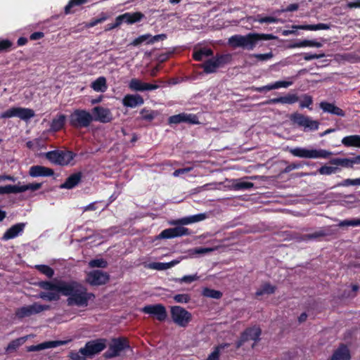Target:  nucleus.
Instances as JSON below:
<instances>
[{
    "instance_id": "nucleus-55",
    "label": "nucleus",
    "mask_w": 360,
    "mask_h": 360,
    "mask_svg": "<svg viewBox=\"0 0 360 360\" xmlns=\"http://www.w3.org/2000/svg\"><path fill=\"white\" fill-rule=\"evenodd\" d=\"M15 117V107L11 108L0 114V118L7 119Z\"/></svg>"
},
{
    "instance_id": "nucleus-1",
    "label": "nucleus",
    "mask_w": 360,
    "mask_h": 360,
    "mask_svg": "<svg viewBox=\"0 0 360 360\" xmlns=\"http://www.w3.org/2000/svg\"><path fill=\"white\" fill-rule=\"evenodd\" d=\"M38 285L45 290L41 292L38 297L46 301H57L60 299V294H62L68 297V305L86 307L89 301L94 298L93 293L88 292L83 285L75 281H41Z\"/></svg>"
},
{
    "instance_id": "nucleus-54",
    "label": "nucleus",
    "mask_w": 360,
    "mask_h": 360,
    "mask_svg": "<svg viewBox=\"0 0 360 360\" xmlns=\"http://www.w3.org/2000/svg\"><path fill=\"white\" fill-rule=\"evenodd\" d=\"M340 226H360V219H354L352 220H344L341 221L339 223Z\"/></svg>"
},
{
    "instance_id": "nucleus-12",
    "label": "nucleus",
    "mask_w": 360,
    "mask_h": 360,
    "mask_svg": "<svg viewBox=\"0 0 360 360\" xmlns=\"http://www.w3.org/2000/svg\"><path fill=\"white\" fill-rule=\"evenodd\" d=\"M109 275L100 270H94L88 273L86 282L91 285H101L105 284L109 280Z\"/></svg>"
},
{
    "instance_id": "nucleus-24",
    "label": "nucleus",
    "mask_w": 360,
    "mask_h": 360,
    "mask_svg": "<svg viewBox=\"0 0 360 360\" xmlns=\"http://www.w3.org/2000/svg\"><path fill=\"white\" fill-rule=\"evenodd\" d=\"M292 155L302 158H315V150L304 148H295L290 150Z\"/></svg>"
},
{
    "instance_id": "nucleus-35",
    "label": "nucleus",
    "mask_w": 360,
    "mask_h": 360,
    "mask_svg": "<svg viewBox=\"0 0 360 360\" xmlns=\"http://www.w3.org/2000/svg\"><path fill=\"white\" fill-rule=\"evenodd\" d=\"M229 346V344H221L218 345L205 360H219L221 351Z\"/></svg>"
},
{
    "instance_id": "nucleus-18",
    "label": "nucleus",
    "mask_w": 360,
    "mask_h": 360,
    "mask_svg": "<svg viewBox=\"0 0 360 360\" xmlns=\"http://www.w3.org/2000/svg\"><path fill=\"white\" fill-rule=\"evenodd\" d=\"M143 103V98L139 94H127L122 99L123 105L131 108L141 105Z\"/></svg>"
},
{
    "instance_id": "nucleus-46",
    "label": "nucleus",
    "mask_w": 360,
    "mask_h": 360,
    "mask_svg": "<svg viewBox=\"0 0 360 360\" xmlns=\"http://www.w3.org/2000/svg\"><path fill=\"white\" fill-rule=\"evenodd\" d=\"M41 187V184L34 183V184H29L27 185H20V193L27 191H37Z\"/></svg>"
},
{
    "instance_id": "nucleus-61",
    "label": "nucleus",
    "mask_w": 360,
    "mask_h": 360,
    "mask_svg": "<svg viewBox=\"0 0 360 360\" xmlns=\"http://www.w3.org/2000/svg\"><path fill=\"white\" fill-rule=\"evenodd\" d=\"M331 155H332V153L330 151L323 150V149L316 150V158H328Z\"/></svg>"
},
{
    "instance_id": "nucleus-28",
    "label": "nucleus",
    "mask_w": 360,
    "mask_h": 360,
    "mask_svg": "<svg viewBox=\"0 0 360 360\" xmlns=\"http://www.w3.org/2000/svg\"><path fill=\"white\" fill-rule=\"evenodd\" d=\"M91 87L96 92H105L108 89L105 77H99L91 83Z\"/></svg>"
},
{
    "instance_id": "nucleus-25",
    "label": "nucleus",
    "mask_w": 360,
    "mask_h": 360,
    "mask_svg": "<svg viewBox=\"0 0 360 360\" xmlns=\"http://www.w3.org/2000/svg\"><path fill=\"white\" fill-rule=\"evenodd\" d=\"M35 115L34 111L30 108L15 107V117L27 121Z\"/></svg>"
},
{
    "instance_id": "nucleus-43",
    "label": "nucleus",
    "mask_w": 360,
    "mask_h": 360,
    "mask_svg": "<svg viewBox=\"0 0 360 360\" xmlns=\"http://www.w3.org/2000/svg\"><path fill=\"white\" fill-rule=\"evenodd\" d=\"M315 46V41L311 40H302L294 42L289 45V48H301Z\"/></svg>"
},
{
    "instance_id": "nucleus-2",
    "label": "nucleus",
    "mask_w": 360,
    "mask_h": 360,
    "mask_svg": "<svg viewBox=\"0 0 360 360\" xmlns=\"http://www.w3.org/2000/svg\"><path fill=\"white\" fill-rule=\"evenodd\" d=\"M276 37L271 34L249 33L246 35L235 34L229 39V44L233 48H243L252 51L260 40H271Z\"/></svg>"
},
{
    "instance_id": "nucleus-32",
    "label": "nucleus",
    "mask_w": 360,
    "mask_h": 360,
    "mask_svg": "<svg viewBox=\"0 0 360 360\" xmlns=\"http://www.w3.org/2000/svg\"><path fill=\"white\" fill-rule=\"evenodd\" d=\"M276 287L269 283H264L255 292L256 296H262L264 295H271L275 292Z\"/></svg>"
},
{
    "instance_id": "nucleus-6",
    "label": "nucleus",
    "mask_w": 360,
    "mask_h": 360,
    "mask_svg": "<svg viewBox=\"0 0 360 360\" xmlns=\"http://www.w3.org/2000/svg\"><path fill=\"white\" fill-rule=\"evenodd\" d=\"M129 344L127 338H118L112 340L108 349L105 353V357L108 359L114 358L120 355L125 349L129 348Z\"/></svg>"
},
{
    "instance_id": "nucleus-56",
    "label": "nucleus",
    "mask_w": 360,
    "mask_h": 360,
    "mask_svg": "<svg viewBox=\"0 0 360 360\" xmlns=\"http://www.w3.org/2000/svg\"><path fill=\"white\" fill-rule=\"evenodd\" d=\"M250 57L255 58L258 60L261 61H265L271 59L273 57V54L271 52L267 53H257V54H252Z\"/></svg>"
},
{
    "instance_id": "nucleus-4",
    "label": "nucleus",
    "mask_w": 360,
    "mask_h": 360,
    "mask_svg": "<svg viewBox=\"0 0 360 360\" xmlns=\"http://www.w3.org/2000/svg\"><path fill=\"white\" fill-rule=\"evenodd\" d=\"M44 156L54 165L65 166L70 164L75 154L70 150H55L46 153Z\"/></svg>"
},
{
    "instance_id": "nucleus-40",
    "label": "nucleus",
    "mask_w": 360,
    "mask_h": 360,
    "mask_svg": "<svg viewBox=\"0 0 360 360\" xmlns=\"http://www.w3.org/2000/svg\"><path fill=\"white\" fill-rule=\"evenodd\" d=\"M202 295L205 297L214 299H219L222 296V293L220 291L210 288H205L202 290Z\"/></svg>"
},
{
    "instance_id": "nucleus-63",
    "label": "nucleus",
    "mask_w": 360,
    "mask_h": 360,
    "mask_svg": "<svg viewBox=\"0 0 360 360\" xmlns=\"http://www.w3.org/2000/svg\"><path fill=\"white\" fill-rule=\"evenodd\" d=\"M12 46V43L9 40L0 41V51H7Z\"/></svg>"
},
{
    "instance_id": "nucleus-22",
    "label": "nucleus",
    "mask_w": 360,
    "mask_h": 360,
    "mask_svg": "<svg viewBox=\"0 0 360 360\" xmlns=\"http://www.w3.org/2000/svg\"><path fill=\"white\" fill-rule=\"evenodd\" d=\"M319 107L323 112L330 113L340 117L345 116V112L341 108L336 106L334 103L326 101L321 102Z\"/></svg>"
},
{
    "instance_id": "nucleus-10",
    "label": "nucleus",
    "mask_w": 360,
    "mask_h": 360,
    "mask_svg": "<svg viewBox=\"0 0 360 360\" xmlns=\"http://www.w3.org/2000/svg\"><path fill=\"white\" fill-rule=\"evenodd\" d=\"M93 120L101 123H108L113 120V115L109 108L96 106L92 109Z\"/></svg>"
},
{
    "instance_id": "nucleus-15",
    "label": "nucleus",
    "mask_w": 360,
    "mask_h": 360,
    "mask_svg": "<svg viewBox=\"0 0 360 360\" xmlns=\"http://www.w3.org/2000/svg\"><path fill=\"white\" fill-rule=\"evenodd\" d=\"M159 86L156 84H150L142 82L141 80L134 78L129 81V88L132 91H144L157 89Z\"/></svg>"
},
{
    "instance_id": "nucleus-21",
    "label": "nucleus",
    "mask_w": 360,
    "mask_h": 360,
    "mask_svg": "<svg viewBox=\"0 0 360 360\" xmlns=\"http://www.w3.org/2000/svg\"><path fill=\"white\" fill-rule=\"evenodd\" d=\"M25 226L24 223H18L12 226L4 233L2 237L3 240H8L18 236L22 233Z\"/></svg>"
},
{
    "instance_id": "nucleus-59",
    "label": "nucleus",
    "mask_w": 360,
    "mask_h": 360,
    "mask_svg": "<svg viewBox=\"0 0 360 360\" xmlns=\"http://www.w3.org/2000/svg\"><path fill=\"white\" fill-rule=\"evenodd\" d=\"M86 2V0H71L69 4L65 7V11L66 13L70 12V9L75 5H80Z\"/></svg>"
},
{
    "instance_id": "nucleus-31",
    "label": "nucleus",
    "mask_w": 360,
    "mask_h": 360,
    "mask_svg": "<svg viewBox=\"0 0 360 360\" xmlns=\"http://www.w3.org/2000/svg\"><path fill=\"white\" fill-rule=\"evenodd\" d=\"M297 30H315V25H292L291 30H284L282 31V35L288 36L290 34H296Z\"/></svg>"
},
{
    "instance_id": "nucleus-64",
    "label": "nucleus",
    "mask_w": 360,
    "mask_h": 360,
    "mask_svg": "<svg viewBox=\"0 0 360 360\" xmlns=\"http://www.w3.org/2000/svg\"><path fill=\"white\" fill-rule=\"evenodd\" d=\"M168 122L169 124H179L182 122L181 113L172 115L169 117Z\"/></svg>"
},
{
    "instance_id": "nucleus-60",
    "label": "nucleus",
    "mask_w": 360,
    "mask_h": 360,
    "mask_svg": "<svg viewBox=\"0 0 360 360\" xmlns=\"http://www.w3.org/2000/svg\"><path fill=\"white\" fill-rule=\"evenodd\" d=\"M106 16H103L100 18L94 19L86 23V27L90 28L96 26L98 23H101L106 20Z\"/></svg>"
},
{
    "instance_id": "nucleus-42",
    "label": "nucleus",
    "mask_w": 360,
    "mask_h": 360,
    "mask_svg": "<svg viewBox=\"0 0 360 360\" xmlns=\"http://www.w3.org/2000/svg\"><path fill=\"white\" fill-rule=\"evenodd\" d=\"M172 229L173 236L174 238L180 237L183 236H188L190 235V231L188 229L185 228L184 226H176Z\"/></svg>"
},
{
    "instance_id": "nucleus-41",
    "label": "nucleus",
    "mask_w": 360,
    "mask_h": 360,
    "mask_svg": "<svg viewBox=\"0 0 360 360\" xmlns=\"http://www.w3.org/2000/svg\"><path fill=\"white\" fill-rule=\"evenodd\" d=\"M182 122H186L189 124H198V118L195 115L188 113H181Z\"/></svg>"
},
{
    "instance_id": "nucleus-27",
    "label": "nucleus",
    "mask_w": 360,
    "mask_h": 360,
    "mask_svg": "<svg viewBox=\"0 0 360 360\" xmlns=\"http://www.w3.org/2000/svg\"><path fill=\"white\" fill-rule=\"evenodd\" d=\"M341 143L346 147L360 148V135H349L345 136Z\"/></svg>"
},
{
    "instance_id": "nucleus-3",
    "label": "nucleus",
    "mask_w": 360,
    "mask_h": 360,
    "mask_svg": "<svg viewBox=\"0 0 360 360\" xmlns=\"http://www.w3.org/2000/svg\"><path fill=\"white\" fill-rule=\"evenodd\" d=\"M92 121V115L82 109L75 110L69 117L70 124L75 128L88 127Z\"/></svg>"
},
{
    "instance_id": "nucleus-36",
    "label": "nucleus",
    "mask_w": 360,
    "mask_h": 360,
    "mask_svg": "<svg viewBox=\"0 0 360 360\" xmlns=\"http://www.w3.org/2000/svg\"><path fill=\"white\" fill-rule=\"evenodd\" d=\"M26 340V338H20L11 341L6 348V352L15 351Z\"/></svg>"
},
{
    "instance_id": "nucleus-33",
    "label": "nucleus",
    "mask_w": 360,
    "mask_h": 360,
    "mask_svg": "<svg viewBox=\"0 0 360 360\" xmlns=\"http://www.w3.org/2000/svg\"><path fill=\"white\" fill-rule=\"evenodd\" d=\"M20 184L17 185H6L4 186H0V195L10 194V193H19Z\"/></svg>"
},
{
    "instance_id": "nucleus-34",
    "label": "nucleus",
    "mask_w": 360,
    "mask_h": 360,
    "mask_svg": "<svg viewBox=\"0 0 360 360\" xmlns=\"http://www.w3.org/2000/svg\"><path fill=\"white\" fill-rule=\"evenodd\" d=\"M212 55V51L210 49L203 48L193 53V58L195 60H202L205 57Z\"/></svg>"
},
{
    "instance_id": "nucleus-14",
    "label": "nucleus",
    "mask_w": 360,
    "mask_h": 360,
    "mask_svg": "<svg viewBox=\"0 0 360 360\" xmlns=\"http://www.w3.org/2000/svg\"><path fill=\"white\" fill-rule=\"evenodd\" d=\"M225 57L223 56H219L217 57L212 58L206 60L202 64L204 72L210 74L216 72V70L224 63Z\"/></svg>"
},
{
    "instance_id": "nucleus-62",
    "label": "nucleus",
    "mask_w": 360,
    "mask_h": 360,
    "mask_svg": "<svg viewBox=\"0 0 360 360\" xmlns=\"http://www.w3.org/2000/svg\"><path fill=\"white\" fill-rule=\"evenodd\" d=\"M311 103L312 98L310 96H304V99L300 103V106L302 108H308Z\"/></svg>"
},
{
    "instance_id": "nucleus-51",
    "label": "nucleus",
    "mask_w": 360,
    "mask_h": 360,
    "mask_svg": "<svg viewBox=\"0 0 360 360\" xmlns=\"http://www.w3.org/2000/svg\"><path fill=\"white\" fill-rule=\"evenodd\" d=\"M174 300L178 303L186 304L190 301L191 297L188 294H178L174 295Z\"/></svg>"
},
{
    "instance_id": "nucleus-53",
    "label": "nucleus",
    "mask_w": 360,
    "mask_h": 360,
    "mask_svg": "<svg viewBox=\"0 0 360 360\" xmlns=\"http://www.w3.org/2000/svg\"><path fill=\"white\" fill-rule=\"evenodd\" d=\"M337 170H338L337 167L326 165V166L321 167L319 169V172L321 174L329 175V174L335 173L337 172Z\"/></svg>"
},
{
    "instance_id": "nucleus-20",
    "label": "nucleus",
    "mask_w": 360,
    "mask_h": 360,
    "mask_svg": "<svg viewBox=\"0 0 360 360\" xmlns=\"http://www.w3.org/2000/svg\"><path fill=\"white\" fill-rule=\"evenodd\" d=\"M207 218L205 213H200L195 215L185 217L175 221L171 222L172 224L188 225L205 220Z\"/></svg>"
},
{
    "instance_id": "nucleus-58",
    "label": "nucleus",
    "mask_w": 360,
    "mask_h": 360,
    "mask_svg": "<svg viewBox=\"0 0 360 360\" xmlns=\"http://www.w3.org/2000/svg\"><path fill=\"white\" fill-rule=\"evenodd\" d=\"M40 140L38 139H34L32 141H29L27 142V147L32 150L38 149L40 147Z\"/></svg>"
},
{
    "instance_id": "nucleus-5",
    "label": "nucleus",
    "mask_w": 360,
    "mask_h": 360,
    "mask_svg": "<svg viewBox=\"0 0 360 360\" xmlns=\"http://www.w3.org/2000/svg\"><path fill=\"white\" fill-rule=\"evenodd\" d=\"M172 321L179 327L186 328L192 321L191 312L180 306H173L170 308Z\"/></svg>"
},
{
    "instance_id": "nucleus-11",
    "label": "nucleus",
    "mask_w": 360,
    "mask_h": 360,
    "mask_svg": "<svg viewBox=\"0 0 360 360\" xmlns=\"http://www.w3.org/2000/svg\"><path fill=\"white\" fill-rule=\"evenodd\" d=\"M261 330L258 327H253L247 329L241 335L240 340L237 342V348L240 347L245 342L253 340L255 342L251 345L252 347H255V343L259 340Z\"/></svg>"
},
{
    "instance_id": "nucleus-45",
    "label": "nucleus",
    "mask_w": 360,
    "mask_h": 360,
    "mask_svg": "<svg viewBox=\"0 0 360 360\" xmlns=\"http://www.w3.org/2000/svg\"><path fill=\"white\" fill-rule=\"evenodd\" d=\"M149 38H150V34H145L143 35H141L133 40L132 42H131L130 45L136 46H139L143 43L148 44V41L150 40Z\"/></svg>"
},
{
    "instance_id": "nucleus-37",
    "label": "nucleus",
    "mask_w": 360,
    "mask_h": 360,
    "mask_svg": "<svg viewBox=\"0 0 360 360\" xmlns=\"http://www.w3.org/2000/svg\"><path fill=\"white\" fill-rule=\"evenodd\" d=\"M251 19H252V21L254 22H259L260 23H276L279 22H283V21L281 19L271 16L261 18L259 15H258L257 18H251Z\"/></svg>"
},
{
    "instance_id": "nucleus-38",
    "label": "nucleus",
    "mask_w": 360,
    "mask_h": 360,
    "mask_svg": "<svg viewBox=\"0 0 360 360\" xmlns=\"http://www.w3.org/2000/svg\"><path fill=\"white\" fill-rule=\"evenodd\" d=\"M299 100L296 94H289L284 96L280 97L281 103L282 104H293Z\"/></svg>"
},
{
    "instance_id": "nucleus-7",
    "label": "nucleus",
    "mask_w": 360,
    "mask_h": 360,
    "mask_svg": "<svg viewBox=\"0 0 360 360\" xmlns=\"http://www.w3.org/2000/svg\"><path fill=\"white\" fill-rule=\"evenodd\" d=\"M49 309V306L35 302L30 305L22 306L15 310V316L22 319L32 315L41 313Z\"/></svg>"
},
{
    "instance_id": "nucleus-13",
    "label": "nucleus",
    "mask_w": 360,
    "mask_h": 360,
    "mask_svg": "<svg viewBox=\"0 0 360 360\" xmlns=\"http://www.w3.org/2000/svg\"><path fill=\"white\" fill-rule=\"evenodd\" d=\"M290 120L294 124L302 127L304 131L312 129L315 124V122L312 120L297 112L292 114L290 116Z\"/></svg>"
},
{
    "instance_id": "nucleus-8",
    "label": "nucleus",
    "mask_w": 360,
    "mask_h": 360,
    "mask_svg": "<svg viewBox=\"0 0 360 360\" xmlns=\"http://www.w3.org/2000/svg\"><path fill=\"white\" fill-rule=\"evenodd\" d=\"M141 311L154 316L159 321H164L167 317L166 308L161 304L146 305L141 309Z\"/></svg>"
},
{
    "instance_id": "nucleus-52",
    "label": "nucleus",
    "mask_w": 360,
    "mask_h": 360,
    "mask_svg": "<svg viewBox=\"0 0 360 360\" xmlns=\"http://www.w3.org/2000/svg\"><path fill=\"white\" fill-rule=\"evenodd\" d=\"M338 186H360V178L350 179H345L342 182L340 183Z\"/></svg>"
},
{
    "instance_id": "nucleus-9",
    "label": "nucleus",
    "mask_w": 360,
    "mask_h": 360,
    "mask_svg": "<svg viewBox=\"0 0 360 360\" xmlns=\"http://www.w3.org/2000/svg\"><path fill=\"white\" fill-rule=\"evenodd\" d=\"M105 347V339H97L86 342L85 346L81 348V352H86L87 356L92 357L103 351Z\"/></svg>"
},
{
    "instance_id": "nucleus-57",
    "label": "nucleus",
    "mask_w": 360,
    "mask_h": 360,
    "mask_svg": "<svg viewBox=\"0 0 360 360\" xmlns=\"http://www.w3.org/2000/svg\"><path fill=\"white\" fill-rule=\"evenodd\" d=\"M174 238L173 236L172 229H167L163 230L158 236L160 239H169Z\"/></svg>"
},
{
    "instance_id": "nucleus-26",
    "label": "nucleus",
    "mask_w": 360,
    "mask_h": 360,
    "mask_svg": "<svg viewBox=\"0 0 360 360\" xmlns=\"http://www.w3.org/2000/svg\"><path fill=\"white\" fill-rule=\"evenodd\" d=\"M82 175L80 173H75L70 175L65 181L60 186V188L71 189L75 187L80 181Z\"/></svg>"
},
{
    "instance_id": "nucleus-17",
    "label": "nucleus",
    "mask_w": 360,
    "mask_h": 360,
    "mask_svg": "<svg viewBox=\"0 0 360 360\" xmlns=\"http://www.w3.org/2000/svg\"><path fill=\"white\" fill-rule=\"evenodd\" d=\"M53 174L52 169L41 165L32 166L29 169V174L32 177L51 176Z\"/></svg>"
},
{
    "instance_id": "nucleus-49",
    "label": "nucleus",
    "mask_w": 360,
    "mask_h": 360,
    "mask_svg": "<svg viewBox=\"0 0 360 360\" xmlns=\"http://www.w3.org/2000/svg\"><path fill=\"white\" fill-rule=\"evenodd\" d=\"M149 267L152 269H155L158 271H162L169 269V266L168 265L167 262H153L149 264Z\"/></svg>"
},
{
    "instance_id": "nucleus-30",
    "label": "nucleus",
    "mask_w": 360,
    "mask_h": 360,
    "mask_svg": "<svg viewBox=\"0 0 360 360\" xmlns=\"http://www.w3.org/2000/svg\"><path fill=\"white\" fill-rule=\"evenodd\" d=\"M66 117L64 115H58L51 122V129L53 131L60 130L65 122Z\"/></svg>"
},
{
    "instance_id": "nucleus-48",
    "label": "nucleus",
    "mask_w": 360,
    "mask_h": 360,
    "mask_svg": "<svg viewBox=\"0 0 360 360\" xmlns=\"http://www.w3.org/2000/svg\"><path fill=\"white\" fill-rule=\"evenodd\" d=\"M86 352H81V349L78 352H71L70 353V358L72 360H86Z\"/></svg>"
},
{
    "instance_id": "nucleus-39",
    "label": "nucleus",
    "mask_w": 360,
    "mask_h": 360,
    "mask_svg": "<svg viewBox=\"0 0 360 360\" xmlns=\"http://www.w3.org/2000/svg\"><path fill=\"white\" fill-rule=\"evenodd\" d=\"M35 267L39 271L46 276L48 278H52L54 275L53 269L47 265L40 264L37 265Z\"/></svg>"
},
{
    "instance_id": "nucleus-23",
    "label": "nucleus",
    "mask_w": 360,
    "mask_h": 360,
    "mask_svg": "<svg viewBox=\"0 0 360 360\" xmlns=\"http://www.w3.org/2000/svg\"><path fill=\"white\" fill-rule=\"evenodd\" d=\"M351 354L348 347L345 345H340L335 350L330 360H350Z\"/></svg>"
},
{
    "instance_id": "nucleus-44",
    "label": "nucleus",
    "mask_w": 360,
    "mask_h": 360,
    "mask_svg": "<svg viewBox=\"0 0 360 360\" xmlns=\"http://www.w3.org/2000/svg\"><path fill=\"white\" fill-rule=\"evenodd\" d=\"M198 279H199V276H198L197 274H195L193 275L184 276L181 278H176L174 281L179 283H191L195 281Z\"/></svg>"
},
{
    "instance_id": "nucleus-50",
    "label": "nucleus",
    "mask_w": 360,
    "mask_h": 360,
    "mask_svg": "<svg viewBox=\"0 0 360 360\" xmlns=\"http://www.w3.org/2000/svg\"><path fill=\"white\" fill-rule=\"evenodd\" d=\"M216 248H197L193 250H191V254H207L211 252H213L216 250Z\"/></svg>"
},
{
    "instance_id": "nucleus-47",
    "label": "nucleus",
    "mask_w": 360,
    "mask_h": 360,
    "mask_svg": "<svg viewBox=\"0 0 360 360\" xmlns=\"http://www.w3.org/2000/svg\"><path fill=\"white\" fill-rule=\"evenodd\" d=\"M107 262L103 259H96L91 260L89 262V266L91 268L98 267V268H105L107 266Z\"/></svg>"
},
{
    "instance_id": "nucleus-19",
    "label": "nucleus",
    "mask_w": 360,
    "mask_h": 360,
    "mask_svg": "<svg viewBox=\"0 0 360 360\" xmlns=\"http://www.w3.org/2000/svg\"><path fill=\"white\" fill-rule=\"evenodd\" d=\"M66 343V341H47L42 343H40L37 345H31L27 347V350L28 352H35L40 351L46 349L55 348L60 345H63Z\"/></svg>"
},
{
    "instance_id": "nucleus-16",
    "label": "nucleus",
    "mask_w": 360,
    "mask_h": 360,
    "mask_svg": "<svg viewBox=\"0 0 360 360\" xmlns=\"http://www.w3.org/2000/svg\"><path fill=\"white\" fill-rule=\"evenodd\" d=\"M144 18V15L141 12L125 13L117 16L118 24L123 22L127 24H134L141 21Z\"/></svg>"
},
{
    "instance_id": "nucleus-29",
    "label": "nucleus",
    "mask_w": 360,
    "mask_h": 360,
    "mask_svg": "<svg viewBox=\"0 0 360 360\" xmlns=\"http://www.w3.org/2000/svg\"><path fill=\"white\" fill-rule=\"evenodd\" d=\"M254 184L250 181H244L243 179H235L232 183V188L235 191H243L252 188Z\"/></svg>"
}]
</instances>
